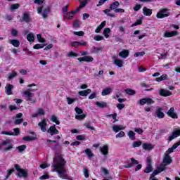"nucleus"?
Here are the masks:
<instances>
[{"label": "nucleus", "instance_id": "39", "mask_svg": "<svg viewBox=\"0 0 180 180\" xmlns=\"http://www.w3.org/2000/svg\"><path fill=\"white\" fill-rule=\"evenodd\" d=\"M143 144V142L141 141H135L132 143V147L133 148H136L137 147H140Z\"/></svg>", "mask_w": 180, "mask_h": 180}, {"label": "nucleus", "instance_id": "53", "mask_svg": "<svg viewBox=\"0 0 180 180\" xmlns=\"http://www.w3.org/2000/svg\"><path fill=\"white\" fill-rule=\"evenodd\" d=\"M38 41H39V43H45L46 42V39H44V38L41 37V34H38L37 35Z\"/></svg>", "mask_w": 180, "mask_h": 180}, {"label": "nucleus", "instance_id": "52", "mask_svg": "<svg viewBox=\"0 0 180 180\" xmlns=\"http://www.w3.org/2000/svg\"><path fill=\"white\" fill-rule=\"evenodd\" d=\"M22 140H24L25 141H32L34 140V137L27 136H24L22 138Z\"/></svg>", "mask_w": 180, "mask_h": 180}, {"label": "nucleus", "instance_id": "35", "mask_svg": "<svg viewBox=\"0 0 180 180\" xmlns=\"http://www.w3.org/2000/svg\"><path fill=\"white\" fill-rule=\"evenodd\" d=\"M123 129H124L123 125H115L112 127V130L113 131H115V133H117V131L120 130H123Z\"/></svg>", "mask_w": 180, "mask_h": 180}, {"label": "nucleus", "instance_id": "64", "mask_svg": "<svg viewBox=\"0 0 180 180\" xmlns=\"http://www.w3.org/2000/svg\"><path fill=\"white\" fill-rule=\"evenodd\" d=\"M77 140L84 141L85 140V136L84 135H79L76 137Z\"/></svg>", "mask_w": 180, "mask_h": 180}, {"label": "nucleus", "instance_id": "34", "mask_svg": "<svg viewBox=\"0 0 180 180\" xmlns=\"http://www.w3.org/2000/svg\"><path fill=\"white\" fill-rule=\"evenodd\" d=\"M112 92V89L110 87L104 89L101 93L103 96H105V95H109Z\"/></svg>", "mask_w": 180, "mask_h": 180}, {"label": "nucleus", "instance_id": "63", "mask_svg": "<svg viewBox=\"0 0 180 180\" xmlns=\"http://www.w3.org/2000/svg\"><path fill=\"white\" fill-rule=\"evenodd\" d=\"M103 37L100 35H96L94 37V40H96V41H101V40H103Z\"/></svg>", "mask_w": 180, "mask_h": 180}, {"label": "nucleus", "instance_id": "4", "mask_svg": "<svg viewBox=\"0 0 180 180\" xmlns=\"http://www.w3.org/2000/svg\"><path fill=\"white\" fill-rule=\"evenodd\" d=\"M14 167L16 171H18L17 176H18V178H27V170L25 169H20L19 165H15Z\"/></svg>", "mask_w": 180, "mask_h": 180}, {"label": "nucleus", "instance_id": "12", "mask_svg": "<svg viewBox=\"0 0 180 180\" xmlns=\"http://www.w3.org/2000/svg\"><path fill=\"white\" fill-rule=\"evenodd\" d=\"M77 60L80 63L82 61H84L86 63H92V61H94V58L91 56H86L82 58H78Z\"/></svg>", "mask_w": 180, "mask_h": 180}, {"label": "nucleus", "instance_id": "26", "mask_svg": "<svg viewBox=\"0 0 180 180\" xmlns=\"http://www.w3.org/2000/svg\"><path fill=\"white\" fill-rule=\"evenodd\" d=\"M143 15L146 16H151L153 15V10L148 8L147 7L143 8Z\"/></svg>", "mask_w": 180, "mask_h": 180}, {"label": "nucleus", "instance_id": "31", "mask_svg": "<svg viewBox=\"0 0 180 180\" xmlns=\"http://www.w3.org/2000/svg\"><path fill=\"white\" fill-rule=\"evenodd\" d=\"M89 94H91V89H89L79 91V95H80V96H88Z\"/></svg>", "mask_w": 180, "mask_h": 180}, {"label": "nucleus", "instance_id": "44", "mask_svg": "<svg viewBox=\"0 0 180 180\" xmlns=\"http://www.w3.org/2000/svg\"><path fill=\"white\" fill-rule=\"evenodd\" d=\"M50 120H51V122H53V123H56V124H60V121H58V120L56 115H52L51 117Z\"/></svg>", "mask_w": 180, "mask_h": 180}, {"label": "nucleus", "instance_id": "2", "mask_svg": "<svg viewBox=\"0 0 180 180\" xmlns=\"http://www.w3.org/2000/svg\"><path fill=\"white\" fill-rule=\"evenodd\" d=\"M174 150L176 149L174 147L172 146L171 148H169L168 150L165 153V156L162 160L163 165L167 166L172 163V158H171L169 154H172Z\"/></svg>", "mask_w": 180, "mask_h": 180}, {"label": "nucleus", "instance_id": "30", "mask_svg": "<svg viewBox=\"0 0 180 180\" xmlns=\"http://www.w3.org/2000/svg\"><path fill=\"white\" fill-rule=\"evenodd\" d=\"M49 13H50V7H46L44 9L42 12V17L44 18V19H46V18L49 16Z\"/></svg>", "mask_w": 180, "mask_h": 180}, {"label": "nucleus", "instance_id": "55", "mask_svg": "<svg viewBox=\"0 0 180 180\" xmlns=\"http://www.w3.org/2000/svg\"><path fill=\"white\" fill-rule=\"evenodd\" d=\"M16 75H18V73L15 70H12V74L8 76V79H13Z\"/></svg>", "mask_w": 180, "mask_h": 180}, {"label": "nucleus", "instance_id": "58", "mask_svg": "<svg viewBox=\"0 0 180 180\" xmlns=\"http://www.w3.org/2000/svg\"><path fill=\"white\" fill-rule=\"evenodd\" d=\"M144 54H146V52L141 51V52L135 53V54L134 56V57H143V56H144Z\"/></svg>", "mask_w": 180, "mask_h": 180}, {"label": "nucleus", "instance_id": "51", "mask_svg": "<svg viewBox=\"0 0 180 180\" xmlns=\"http://www.w3.org/2000/svg\"><path fill=\"white\" fill-rule=\"evenodd\" d=\"M84 126L85 127H86V129H90V130H95V128L91 126V122H87L84 123Z\"/></svg>", "mask_w": 180, "mask_h": 180}, {"label": "nucleus", "instance_id": "18", "mask_svg": "<svg viewBox=\"0 0 180 180\" xmlns=\"http://www.w3.org/2000/svg\"><path fill=\"white\" fill-rule=\"evenodd\" d=\"M5 94H6V95H13V92L12 91V89H13V85L7 84L5 86Z\"/></svg>", "mask_w": 180, "mask_h": 180}, {"label": "nucleus", "instance_id": "5", "mask_svg": "<svg viewBox=\"0 0 180 180\" xmlns=\"http://www.w3.org/2000/svg\"><path fill=\"white\" fill-rule=\"evenodd\" d=\"M75 110L77 115H75L77 120H84L86 117V115L84 114V110L80 108L76 107Z\"/></svg>", "mask_w": 180, "mask_h": 180}, {"label": "nucleus", "instance_id": "20", "mask_svg": "<svg viewBox=\"0 0 180 180\" xmlns=\"http://www.w3.org/2000/svg\"><path fill=\"white\" fill-rule=\"evenodd\" d=\"M99 150L103 155H108V154H109V146L108 145L100 147Z\"/></svg>", "mask_w": 180, "mask_h": 180}, {"label": "nucleus", "instance_id": "42", "mask_svg": "<svg viewBox=\"0 0 180 180\" xmlns=\"http://www.w3.org/2000/svg\"><path fill=\"white\" fill-rule=\"evenodd\" d=\"M81 26V21L78 20H75L73 22V27L75 29H77L78 27H80Z\"/></svg>", "mask_w": 180, "mask_h": 180}, {"label": "nucleus", "instance_id": "1", "mask_svg": "<svg viewBox=\"0 0 180 180\" xmlns=\"http://www.w3.org/2000/svg\"><path fill=\"white\" fill-rule=\"evenodd\" d=\"M65 160L63 158L60 153H56L53 158V163L52 165L53 172H57L59 178L61 179H68L67 169H65Z\"/></svg>", "mask_w": 180, "mask_h": 180}, {"label": "nucleus", "instance_id": "61", "mask_svg": "<svg viewBox=\"0 0 180 180\" xmlns=\"http://www.w3.org/2000/svg\"><path fill=\"white\" fill-rule=\"evenodd\" d=\"M126 135V134H124V131H121L119 134H117L115 137L116 139H119L120 137H124V136Z\"/></svg>", "mask_w": 180, "mask_h": 180}, {"label": "nucleus", "instance_id": "17", "mask_svg": "<svg viewBox=\"0 0 180 180\" xmlns=\"http://www.w3.org/2000/svg\"><path fill=\"white\" fill-rule=\"evenodd\" d=\"M47 133H49L51 136H54V134H58V129H56V125L51 126L49 129L47 130Z\"/></svg>", "mask_w": 180, "mask_h": 180}, {"label": "nucleus", "instance_id": "15", "mask_svg": "<svg viewBox=\"0 0 180 180\" xmlns=\"http://www.w3.org/2000/svg\"><path fill=\"white\" fill-rule=\"evenodd\" d=\"M77 12H79V11H77V8H76V11H72L71 12L64 13L63 18L64 19H72L74 18V15H75Z\"/></svg>", "mask_w": 180, "mask_h": 180}, {"label": "nucleus", "instance_id": "46", "mask_svg": "<svg viewBox=\"0 0 180 180\" xmlns=\"http://www.w3.org/2000/svg\"><path fill=\"white\" fill-rule=\"evenodd\" d=\"M125 92H126V94H127V95H136V91H134L131 89H125Z\"/></svg>", "mask_w": 180, "mask_h": 180}, {"label": "nucleus", "instance_id": "21", "mask_svg": "<svg viewBox=\"0 0 180 180\" xmlns=\"http://www.w3.org/2000/svg\"><path fill=\"white\" fill-rule=\"evenodd\" d=\"M175 36H178V31L165 32L163 35L164 37H174Z\"/></svg>", "mask_w": 180, "mask_h": 180}, {"label": "nucleus", "instance_id": "8", "mask_svg": "<svg viewBox=\"0 0 180 180\" xmlns=\"http://www.w3.org/2000/svg\"><path fill=\"white\" fill-rule=\"evenodd\" d=\"M38 126L41 128V131L45 133V131H47V120L46 119H44L41 120Z\"/></svg>", "mask_w": 180, "mask_h": 180}, {"label": "nucleus", "instance_id": "7", "mask_svg": "<svg viewBox=\"0 0 180 180\" xmlns=\"http://www.w3.org/2000/svg\"><path fill=\"white\" fill-rule=\"evenodd\" d=\"M139 105H146V103H147L148 105H153V103H155V101L150 98L146 97L140 99L139 101Z\"/></svg>", "mask_w": 180, "mask_h": 180}, {"label": "nucleus", "instance_id": "29", "mask_svg": "<svg viewBox=\"0 0 180 180\" xmlns=\"http://www.w3.org/2000/svg\"><path fill=\"white\" fill-rule=\"evenodd\" d=\"M167 79H168V75L167 74H163L160 77H157L155 79V81H157V82H161V81H165Z\"/></svg>", "mask_w": 180, "mask_h": 180}, {"label": "nucleus", "instance_id": "41", "mask_svg": "<svg viewBox=\"0 0 180 180\" xmlns=\"http://www.w3.org/2000/svg\"><path fill=\"white\" fill-rule=\"evenodd\" d=\"M127 134L130 140H136V133L133 132V131H129Z\"/></svg>", "mask_w": 180, "mask_h": 180}, {"label": "nucleus", "instance_id": "22", "mask_svg": "<svg viewBox=\"0 0 180 180\" xmlns=\"http://www.w3.org/2000/svg\"><path fill=\"white\" fill-rule=\"evenodd\" d=\"M20 22H26V23H29V22H32V18L29 13H24L22 16V20H20Z\"/></svg>", "mask_w": 180, "mask_h": 180}, {"label": "nucleus", "instance_id": "56", "mask_svg": "<svg viewBox=\"0 0 180 180\" xmlns=\"http://www.w3.org/2000/svg\"><path fill=\"white\" fill-rule=\"evenodd\" d=\"M44 47V45L37 44L33 46V49H34V50H39V49H43Z\"/></svg>", "mask_w": 180, "mask_h": 180}, {"label": "nucleus", "instance_id": "48", "mask_svg": "<svg viewBox=\"0 0 180 180\" xmlns=\"http://www.w3.org/2000/svg\"><path fill=\"white\" fill-rule=\"evenodd\" d=\"M111 11L110 8V9H105L103 11L104 13H105L107 15V16H110V18H115V15L113 13H110L109 11Z\"/></svg>", "mask_w": 180, "mask_h": 180}, {"label": "nucleus", "instance_id": "36", "mask_svg": "<svg viewBox=\"0 0 180 180\" xmlns=\"http://www.w3.org/2000/svg\"><path fill=\"white\" fill-rule=\"evenodd\" d=\"M46 142H47V143H56L55 146H51V144H49V146L51 147V148H52V150H56V148L57 146H58V143H57V141H56V140H50V139H48V140L46 141Z\"/></svg>", "mask_w": 180, "mask_h": 180}, {"label": "nucleus", "instance_id": "33", "mask_svg": "<svg viewBox=\"0 0 180 180\" xmlns=\"http://www.w3.org/2000/svg\"><path fill=\"white\" fill-rule=\"evenodd\" d=\"M10 44H12V46L14 47H19V46H20V42L18 39L10 40Z\"/></svg>", "mask_w": 180, "mask_h": 180}, {"label": "nucleus", "instance_id": "54", "mask_svg": "<svg viewBox=\"0 0 180 180\" xmlns=\"http://www.w3.org/2000/svg\"><path fill=\"white\" fill-rule=\"evenodd\" d=\"M19 4H12L10 7L11 11H15V9H19Z\"/></svg>", "mask_w": 180, "mask_h": 180}, {"label": "nucleus", "instance_id": "25", "mask_svg": "<svg viewBox=\"0 0 180 180\" xmlns=\"http://www.w3.org/2000/svg\"><path fill=\"white\" fill-rule=\"evenodd\" d=\"M44 110L43 108H39L37 112L32 114V117H37V116L44 115H45Z\"/></svg>", "mask_w": 180, "mask_h": 180}, {"label": "nucleus", "instance_id": "57", "mask_svg": "<svg viewBox=\"0 0 180 180\" xmlns=\"http://www.w3.org/2000/svg\"><path fill=\"white\" fill-rule=\"evenodd\" d=\"M1 134H5L6 136H15V132L3 131Z\"/></svg>", "mask_w": 180, "mask_h": 180}, {"label": "nucleus", "instance_id": "23", "mask_svg": "<svg viewBox=\"0 0 180 180\" xmlns=\"http://www.w3.org/2000/svg\"><path fill=\"white\" fill-rule=\"evenodd\" d=\"M129 50H123L119 52L118 56L121 57V58H127L129 57Z\"/></svg>", "mask_w": 180, "mask_h": 180}, {"label": "nucleus", "instance_id": "16", "mask_svg": "<svg viewBox=\"0 0 180 180\" xmlns=\"http://www.w3.org/2000/svg\"><path fill=\"white\" fill-rule=\"evenodd\" d=\"M180 136V129H177L172 132V135L169 136L168 141H172L174 139H176V137H179Z\"/></svg>", "mask_w": 180, "mask_h": 180}, {"label": "nucleus", "instance_id": "19", "mask_svg": "<svg viewBox=\"0 0 180 180\" xmlns=\"http://www.w3.org/2000/svg\"><path fill=\"white\" fill-rule=\"evenodd\" d=\"M155 113H156V116H157V117H158V119H164V117H165V114H164V112H162V108L160 107H157Z\"/></svg>", "mask_w": 180, "mask_h": 180}, {"label": "nucleus", "instance_id": "45", "mask_svg": "<svg viewBox=\"0 0 180 180\" xmlns=\"http://www.w3.org/2000/svg\"><path fill=\"white\" fill-rule=\"evenodd\" d=\"M165 167H167V166L165 165H164V163H162L159 167H158L157 169L160 173H161V172H162V171H165V168H166Z\"/></svg>", "mask_w": 180, "mask_h": 180}, {"label": "nucleus", "instance_id": "62", "mask_svg": "<svg viewBox=\"0 0 180 180\" xmlns=\"http://www.w3.org/2000/svg\"><path fill=\"white\" fill-rule=\"evenodd\" d=\"M143 23V21L141 20H137L136 22L132 24L131 27H134V26H139Z\"/></svg>", "mask_w": 180, "mask_h": 180}, {"label": "nucleus", "instance_id": "50", "mask_svg": "<svg viewBox=\"0 0 180 180\" xmlns=\"http://www.w3.org/2000/svg\"><path fill=\"white\" fill-rule=\"evenodd\" d=\"M83 172H84L85 178H89V170L88 169V168L84 167L83 169Z\"/></svg>", "mask_w": 180, "mask_h": 180}, {"label": "nucleus", "instance_id": "13", "mask_svg": "<svg viewBox=\"0 0 180 180\" xmlns=\"http://www.w3.org/2000/svg\"><path fill=\"white\" fill-rule=\"evenodd\" d=\"M112 60H114V64L117 65V67H123V64H124L123 60L117 59V57H116L115 56H112Z\"/></svg>", "mask_w": 180, "mask_h": 180}, {"label": "nucleus", "instance_id": "14", "mask_svg": "<svg viewBox=\"0 0 180 180\" xmlns=\"http://www.w3.org/2000/svg\"><path fill=\"white\" fill-rule=\"evenodd\" d=\"M159 95H160V96H171V95H172V93L171 91H169V90H166L164 89H160L159 90Z\"/></svg>", "mask_w": 180, "mask_h": 180}, {"label": "nucleus", "instance_id": "40", "mask_svg": "<svg viewBox=\"0 0 180 180\" xmlns=\"http://www.w3.org/2000/svg\"><path fill=\"white\" fill-rule=\"evenodd\" d=\"M109 33H110V28L108 27V28L104 29L103 34L105 39H108Z\"/></svg>", "mask_w": 180, "mask_h": 180}, {"label": "nucleus", "instance_id": "27", "mask_svg": "<svg viewBox=\"0 0 180 180\" xmlns=\"http://www.w3.org/2000/svg\"><path fill=\"white\" fill-rule=\"evenodd\" d=\"M143 150H151L154 148V145H153L152 143H145L143 144Z\"/></svg>", "mask_w": 180, "mask_h": 180}, {"label": "nucleus", "instance_id": "37", "mask_svg": "<svg viewBox=\"0 0 180 180\" xmlns=\"http://www.w3.org/2000/svg\"><path fill=\"white\" fill-rule=\"evenodd\" d=\"M84 152L89 158H92V157H95V155L92 153V150H91V149L89 148L85 149Z\"/></svg>", "mask_w": 180, "mask_h": 180}, {"label": "nucleus", "instance_id": "3", "mask_svg": "<svg viewBox=\"0 0 180 180\" xmlns=\"http://www.w3.org/2000/svg\"><path fill=\"white\" fill-rule=\"evenodd\" d=\"M6 146L5 148H3L4 151H11L13 148V144H12V141L11 139H6L0 143V150H2V147Z\"/></svg>", "mask_w": 180, "mask_h": 180}, {"label": "nucleus", "instance_id": "24", "mask_svg": "<svg viewBox=\"0 0 180 180\" xmlns=\"http://www.w3.org/2000/svg\"><path fill=\"white\" fill-rule=\"evenodd\" d=\"M79 2L80 5L76 9L77 11H81V9H82V8H85V6H86V4H88V0H79Z\"/></svg>", "mask_w": 180, "mask_h": 180}, {"label": "nucleus", "instance_id": "32", "mask_svg": "<svg viewBox=\"0 0 180 180\" xmlns=\"http://www.w3.org/2000/svg\"><path fill=\"white\" fill-rule=\"evenodd\" d=\"M95 105H96V106H98V108H108V103H106L105 102H99V101H96L95 103Z\"/></svg>", "mask_w": 180, "mask_h": 180}, {"label": "nucleus", "instance_id": "28", "mask_svg": "<svg viewBox=\"0 0 180 180\" xmlns=\"http://www.w3.org/2000/svg\"><path fill=\"white\" fill-rule=\"evenodd\" d=\"M120 5V3H119V1H115L113 2L112 4L110 5V9L111 11H116V9H117V8H119Z\"/></svg>", "mask_w": 180, "mask_h": 180}, {"label": "nucleus", "instance_id": "49", "mask_svg": "<svg viewBox=\"0 0 180 180\" xmlns=\"http://www.w3.org/2000/svg\"><path fill=\"white\" fill-rule=\"evenodd\" d=\"M7 175L6 176V178L5 179H8V178H9V176H11V175H12V173L13 172H15V169H9L8 171H7Z\"/></svg>", "mask_w": 180, "mask_h": 180}, {"label": "nucleus", "instance_id": "10", "mask_svg": "<svg viewBox=\"0 0 180 180\" xmlns=\"http://www.w3.org/2000/svg\"><path fill=\"white\" fill-rule=\"evenodd\" d=\"M175 112V108L174 107H172L167 112V115L169 117H172V119H178V115Z\"/></svg>", "mask_w": 180, "mask_h": 180}, {"label": "nucleus", "instance_id": "43", "mask_svg": "<svg viewBox=\"0 0 180 180\" xmlns=\"http://www.w3.org/2000/svg\"><path fill=\"white\" fill-rule=\"evenodd\" d=\"M27 40L28 41H34V34L30 33L27 35Z\"/></svg>", "mask_w": 180, "mask_h": 180}, {"label": "nucleus", "instance_id": "11", "mask_svg": "<svg viewBox=\"0 0 180 180\" xmlns=\"http://www.w3.org/2000/svg\"><path fill=\"white\" fill-rule=\"evenodd\" d=\"M88 43L86 41H84V40H82L80 41H73L70 43V46L72 47H79V46H87Z\"/></svg>", "mask_w": 180, "mask_h": 180}, {"label": "nucleus", "instance_id": "38", "mask_svg": "<svg viewBox=\"0 0 180 180\" xmlns=\"http://www.w3.org/2000/svg\"><path fill=\"white\" fill-rule=\"evenodd\" d=\"M153 172V166H151V165L150 164H147V166L144 169V172L146 174H150V172Z\"/></svg>", "mask_w": 180, "mask_h": 180}, {"label": "nucleus", "instance_id": "6", "mask_svg": "<svg viewBox=\"0 0 180 180\" xmlns=\"http://www.w3.org/2000/svg\"><path fill=\"white\" fill-rule=\"evenodd\" d=\"M169 15V12H168V10L167 9H162L160 10L158 13H157V18L158 19H162L164 18H168Z\"/></svg>", "mask_w": 180, "mask_h": 180}, {"label": "nucleus", "instance_id": "60", "mask_svg": "<svg viewBox=\"0 0 180 180\" xmlns=\"http://www.w3.org/2000/svg\"><path fill=\"white\" fill-rule=\"evenodd\" d=\"M67 56L68 57H78V54L76 53H74L72 51H70V52L68 53Z\"/></svg>", "mask_w": 180, "mask_h": 180}, {"label": "nucleus", "instance_id": "9", "mask_svg": "<svg viewBox=\"0 0 180 180\" xmlns=\"http://www.w3.org/2000/svg\"><path fill=\"white\" fill-rule=\"evenodd\" d=\"M35 89H29L24 91V95L25 96V99H29L30 98H33L34 96V94L32 92H34Z\"/></svg>", "mask_w": 180, "mask_h": 180}, {"label": "nucleus", "instance_id": "47", "mask_svg": "<svg viewBox=\"0 0 180 180\" xmlns=\"http://www.w3.org/2000/svg\"><path fill=\"white\" fill-rule=\"evenodd\" d=\"M66 100L68 102V105H72V103H74V102H75V101H77L76 98H71L70 97H67Z\"/></svg>", "mask_w": 180, "mask_h": 180}, {"label": "nucleus", "instance_id": "59", "mask_svg": "<svg viewBox=\"0 0 180 180\" xmlns=\"http://www.w3.org/2000/svg\"><path fill=\"white\" fill-rule=\"evenodd\" d=\"M17 148L20 153H22V151H25V150H26V145L18 146Z\"/></svg>", "mask_w": 180, "mask_h": 180}]
</instances>
